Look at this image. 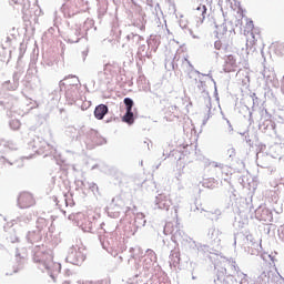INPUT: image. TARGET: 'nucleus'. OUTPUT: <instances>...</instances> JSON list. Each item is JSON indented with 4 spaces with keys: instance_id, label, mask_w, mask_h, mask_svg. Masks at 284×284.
Here are the masks:
<instances>
[{
    "instance_id": "3",
    "label": "nucleus",
    "mask_w": 284,
    "mask_h": 284,
    "mask_svg": "<svg viewBox=\"0 0 284 284\" xmlns=\"http://www.w3.org/2000/svg\"><path fill=\"white\" fill-rule=\"evenodd\" d=\"M34 196L30 193H21L18 197V204L22 210H26L28 207H32L34 205Z\"/></svg>"
},
{
    "instance_id": "10",
    "label": "nucleus",
    "mask_w": 284,
    "mask_h": 284,
    "mask_svg": "<svg viewBox=\"0 0 284 284\" xmlns=\"http://www.w3.org/2000/svg\"><path fill=\"white\" fill-rule=\"evenodd\" d=\"M265 214H267V211H263Z\"/></svg>"
},
{
    "instance_id": "9",
    "label": "nucleus",
    "mask_w": 284,
    "mask_h": 284,
    "mask_svg": "<svg viewBox=\"0 0 284 284\" xmlns=\"http://www.w3.org/2000/svg\"><path fill=\"white\" fill-rule=\"evenodd\" d=\"M10 125H11V128L13 125V130H19L21 124L19 123V121L13 120V121L10 122Z\"/></svg>"
},
{
    "instance_id": "4",
    "label": "nucleus",
    "mask_w": 284,
    "mask_h": 284,
    "mask_svg": "<svg viewBox=\"0 0 284 284\" xmlns=\"http://www.w3.org/2000/svg\"><path fill=\"white\" fill-rule=\"evenodd\" d=\"M70 258L73 265H82L85 261V254L79 248L71 253Z\"/></svg>"
},
{
    "instance_id": "2",
    "label": "nucleus",
    "mask_w": 284,
    "mask_h": 284,
    "mask_svg": "<svg viewBox=\"0 0 284 284\" xmlns=\"http://www.w3.org/2000/svg\"><path fill=\"white\" fill-rule=\"evenodd\" d=\"M124 105L126 108V113L122 118V121H124V123H129V125H132V123H134V113L132 112V108H134V101L130 98H125Z\"/></svg>"
},
{
    "instance_id": "11",
    "label": "nucleus",
    "mask_w": 284,
    "mask_h": 284,
    "mask_svg": "<svg viewBox=\"0 0 284 284\" xmlns=\"http://www.w3.org/2000/svg\"><path fill=\"white\" fill-rule=\"evenodd\" d=\"M261 221H265V219L262 217Z\"/></svg>"
},
{
    "instance_id": "8",
    "label": "nucleus",
    "mask_w": 284,
    "mask_h": 284,
    "mask_svg": "<svg viewBox=\"0 0 284 284\" xmlns=\"http://www.w3.org/2000/svg\"><path fill=\"white\" fill-rule=\"evenodd\" d=\"M195 10L200 12V14H195L196 19L203 23V21H205V14H207V7L205 4H200Z\"/></svg>"
},
{
    "instance_id": "7",
    "label": "nucleus",
    "mask_w": 284,
    "mask_h": 284,
    "mask_svg": "<svg viewBox=\"0 0 284 284\" xmlns=\"http://www.w3.org/2000/svg\"><path fill=\"white\" fill-rule=\"evenodd\" d=\"M108 114V105L100 104L94 110V116L98 121H102V119Z\"/></svg>"
},
{
    "instance_id": "1",
    "label": "nucleus",
    "mask_w": 284,
    "mask_h": 284,
    "mask_svg": "<svg viewBox=\"0 0 284 284\" xmlns=\"http://www.w3.org/2000/svg\"><path fill=\"white\" fill-rule=\"evenodd\" d=\"M34 261L36 263H42L51 276H54V274H61V264L59 262H54L52 251H37L34 254Z\"/></svg>"
},
{
    "instance_id": "6",
    "label": "nucleus",
    "mask_w": 284,
    "mask_h": 284,
    "mask_svg": "<svg viewBox=\"0 0 284 284\" xmlns=\"http://www.w3.org/2000/svg\"><path fill=\"white\" fill-rule=\"evenodd\" d=\"M225 72H234L236 70V58L234 55L230 54L225 59Z\"/></svg>"
},
{
    "instance_id": "5",
    "label": "nucleus",
    "mask_w": 284,
    "mask_h": 284,
    "mask_svg": "<svg viewBox=\"0 0 284 284\" xmlns=\"http://www.w3.org/2000/svg\"><path fill=\"white\" fill-rule=\"evenodd\" d=\"M158 205L160 210H170L172 207V199H170V195H160L158 197Z\"/></svg>"
},
{
    "instance_id": "12",
    "label": "nucleus",
    "mask_w": 284,
    "mask_h": 284,
    "mask_svg": "<svg viewBox=\"0 0 284 284\" xmlns=\"http://www.w3.org/2000/svg\"><path fill=\"white\" fill-rule=\"evenodd\" d=\"M63 284H70V283H68V282H64Z\"/></svg>"
}]
</instances>
